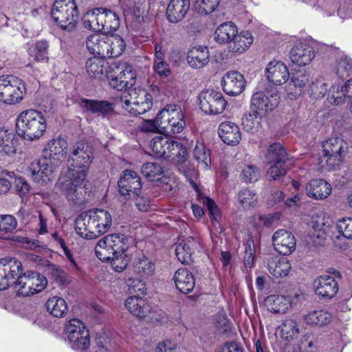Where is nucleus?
<instances>
[{
  "instance_id": "1",
  "label": "nucleus",
  "mask_w": 352,
  "mask_h": 352,
  "mask_svg": "<svg viewBox=\"0 0 352 352\" xmlns=\"http://www.w3.org/2000/svg\"><path fill=\"white\" fill-rule=\"evenodd\" d=\"M94 158L92 147L83 141L77 142L72 146L67 160L66 175L58 179V188L75 204L84 202L87 193L84 182Z\"/></svg>"
},
{
  "instance_id": "2",
  "label": "nucleus",
  "mask_w": 352,
  "mask_h": 352,
  "mask_svg": "<svg viewBox=\"0 0 352 352\" xmlns=\"http://www.w3.org/2000/svg\"><path fill=\"white\" fill-rule=\"evenodd\" d=\"M135 248L132 236L112 234L99 240L95 247V253L100 261H110L112 268L121 272L126 267Z\"/></svg>"
},
{
  "instance_id": "3",
  "label": "nucleus",
  "mask_w": 352,
  "mask_h": 352,
  "mask_svg": "<svg viewBox=\"0 0 352 352\" xmlns=\"http://www.w3.org/2000/svg\"><path fill=\"white\" fill-rule=\"evenodd\" d=\"M16 128L20 137L30 141L36 140L46 130V120L41 111L28 109L18 116Z\"/></svg>"
},
{
  "instance_id": "4",
  "label": "nucleus",
  "mask_w": 352,
  "mask_h": 352,
  "mask_svg": "<svg viewBox=\"0 0 352 352\" xmlns=\"http://www.w3.org/2000/svg\"><path fill=\"white\" fill-rule=\"evenodd\" d=\"M53 21L62 30H74L78 19V10L74 0H56L51 10Z\"/></svg>"
},
{
  "instance_id": "5",
  "label": "nucleus",
  "mask_w": 352,
  "mask_h": 352,
  "mask_svg": "<svg viewBox=\"0 0 352 352\" xmlns=\"http://www.w3.org/2000/svg\"><path fill=\"white\" fill-rule=\"evenodd\" d=\"M160 133L172 135L181 133L186 126L184 116L179 106L168 104L158 113Z\"/></svg>"
},
{
  "instance_id": "6",
  "label": "nucleus",
  "mask_w": 352,
  "mask_h": 352,
  "mask_svg": "<svg viewBox=\"0 0 352 352\" xmlns=\"http://www.w3.org/2000/svg\"><path fill=\"white\" fill-rule=\"evenodd\" d=\"M27 92L24 81L12 75L0 76V102L6 104L21 102Z\"/></svg>"
},
{
  "instance_id": "7",
  "label": "nucleus",
  "mask_w": 352,
  "mask_h": 352,
  "mask_svg": "<svg viewBox=\"0 0 352 352\" xmlns=\"http://www.w3.org/2000/svg\"><path fill=\"white\" fill-rule=\"evenodd\" d=\"M107 78L111 87L123 91L135 84L136 74L129 63L113 61L109 65Z\"/></svg>"
},
{
  "instance_id": "8",
  "label": "nucleus",
  "mask_w": 352,
  "mask_h": 352,
  "mask_svg": "<svg viewBox=\"0 0 352 352\" xmlns=\"http://www.w3.org/2000/svg\"><path fill=\"white\" fill-rule=\"evenodd\" d=\"M47 284V278L42 274L37 272L27 271L18 276L15 287L19 296H28L41 292Z\"/></svg>"
},
{
  "instance_id": "9",
  "label": "nucleus",
  "mask_w": 352,
  "mask_h": 352,
  "mask_svg": "<svg viewBox=\"0 0 352 352\" xmlns=\"http://www.w3.org/2000/svg\"><path fill=\"white\" fill-rule=\"evenodd\" d=\"M65 333L73 349L85 350L89 348V332L80 320L74 318L69 320L65 326Z\"/></svg>"
},
{
  "instance_id": "10",
  "label": "nucleus",
  "mask_w": 352,
  "mask_h": 352,
  "mask_svg": "<svg viewBox=\"0 0 352 352\" xmlns=\"http://www.w3.org/2000/svg\"><path fill=\"white\" fill-rule=\"evenodd\" d=\"M67 150V140L59 136L47 142L43 150V156L52 164V167L57 168L65 159Z\"/></svg>"
},
{
  "instance_id": "11",
  "label": "nucleus",
  "mask_w": 352,
  "mask_h": 352,
  "mask_svg": "<svg viewBox=\"0 0 352 352\" xmlns=\"http://www.w3.org/2000/svg\"><path fill=\"white\" fill-rule=\"evenodd\" d=\"M201 109L207 114H220L227 104L222 94L214 89L203 91L199 96Z\"/></svg>"
},
{
  "instance_id": "12",
  "label": "nucleus",
  "mask_w": 352,
  "mask_h": 352,
  "mask_svg": "<svg viewBox=\"0 0 352 352\" xmlns=\"http://www.w3.org/2000/svg\"><path fill=\"white\" fill-rule=\"evenodd\" d=\"M77 234L85 239H94L100 236L93 210L81 213L75 221Z\"/></svg>"
},
{
  "instance_id": "13",
  "label": "nucleus",
  "mask_w": 352,
  "mask_h": 352,
  "mask_svg": "<svg viewBox=\"0 0 352 352\" xmlns=\"http://www.w3.org/2000/svg\"><path fill=\"white\" fill-rule=\"evenodd\" d=\"M339 272L334 271L332 275L324 274L318 277L314 283L315 293L323 298L331 299L338 292V283L336 278H340Z\"/></svg>"
},
{
  "instance_id": "14",
  "label": "nucleus",
  "mask_w": 352,
  "mask_h": 352,
  "mask_svg": "<svg viewBox=\"0 0 352 352\" xmlns=\"http://www.w3.org/2000/svg\"><path fill=\"white\" fill-rule=\"evenodd\" d=\"M120 193L126 199L140 194L142 182L139 175L134 170H125L118 182Z\"/></svg>"
},
{
  "instance_id": "15",
  "label": "nucleus",
  "mask_w": 352,
  "mask_h": 352,
  "mask_svg": "<svg viewBox=\"0 0 352 352\" xmlns=\"http://www.w3.org/2000/svg\"><path fill=\"white\" fill-rule=\"evenodd\" d=\"M279 100L277 94H271L268 96L263 91L256 92L252 96V111L265 116L278 106Z\"/></svg>"
},
{
  "instance_id": "16",
  "label": "nucleus",
  "mask_w": 352,
  "mask_h": 352,
  "mask_svg": "<svg viewBox=\"0 0 352 352\" xmlns=\"http://www.w3.org/2000/svg\"><path fill=\"white\" fill-rule=\"evenodd\" d=\"M272 243L274 250L283 255H289L296 250L295 236L285 229H280L274 232Z\"/></svg>"
},
{
  "instance_id": "17",
  "label": "nucleus",
  "mask_w": 352,
  "mask_h": 352,
  "mask_svg": "<svg viewBox=\"0 0 352 352\" xmlns=\"http://www.w3.org/2000/svg\"><path fill=\"white\" fill-rule=\"evenodd\" d=\"M55 168L56 167H52V164L46 159H43L32 162L28 172L34 182L44 185L50 179V176Z\"/></svg>"
},
{
  "instance_id": "18",
  "label": "nucleus",
  "mask_w": 352,
  "mask_h": 352,
  "mask_svg": "<svg viewBox=\"0 0 352 352\" xmlns=\"http://www.w3.org/2000/svg\"><path fill=\"white\" fill-rule=\"evenodd\" d=\"M265 74L267 80L275 85L285 83L289 77L287 66L283 63L275 60L267 64Z\"/></svg>"
},
{
  "instance_id": "19",
  "label": "nucleus",
  "mask_w": 352,
  "mask_h": 352,
  "mask_svg": "<svg viewBox=\"0 0 352 352\" xmlns=\"http://www.w3.org/2000/svg\"><path fill=\"white\" fill-rule=\"evenodd\" d=\"M245 83L243 76L236 71L227 72L221 80L223 91L230 96L240 94L245 89Z\"/></svg>"
},
{
  "instance_id": "20",
  "label": "nucleus",
  "mask_w": 352,
  "mask_h": 352,
  "mask_svg": "<svg viewBox=\"0 0 352 352\" xmlns=\"http://www.w3.org/2000/svg\"><path fill=\"white\" fill-rule=\"evenodd\" d=\"M200 246L197 239L189 236L179 242L175 248V254L178 260L183 264H188L192 261V255Z\"/></svg>"
},
{
  "instance_id": "21",
  "label": "nucleus",
  "mask_w": 352,
  "mask_h": 352,
  "mask_svg": "<svg viewBox=\"0 0 352 352\" xmlns=\"http://www.w3.org/2000/svg\"><path fill=\"white\" fill-rule=\"evenodd\" d=\"M314 56L313 47L305 43H298L292 48L289 52L292 62L299 66L310 63Z\"/></svg>"
},
{
  "instance_id": "22",
  "label": "nucleus",
  "mask_w": 352,
  "mask_h": 352,
  "mask_svg": "<svg viewBox=\"0 0 352 352\" xmlns=\"http://www.w3.org/2000/svg\"><path fill=\"white\" fill-rule=\"evenodd\" d=\"M80 108L87 112L100 116H106L114 110L113 103L107 100H94L90 99H82L79 102Z\"/></svg>"
},
{
  "instance_id": "23",
  "label": "nucleus",
  "mask_w": 352,
  "mask_h": 352,
  "mask_svg": "<svg viewBox=\"0 0 352 352\" xmlns=\"http://www.w3.org/2000/svg\"><path fill=\"white\" fill-rule=\"evenodd\" d=\"M219 135L224 143L228 145H237L241 140L239 127L230 121L221 123L219 126Z\"/></svg>"
},
{
  "instance_id": "24",
  "label": "nucleus",
  "mask_w": 352,
  "mask_h": 352,
  "mask_svg": "<svg viewBox=\"0 0 352 352\" xmlns=\"http://www.w3.org/2000/svg\"><path fill=\"white\" fill-rule=\"evenodd\" d=\"M190 8L189 0H170L166 16L170 23H176L184 19Z\"/></svg>"
},
{
  "instance_id": "25",
  "label": "nucleus",
  "mask_w": 352,
  "mask_h": 352,
  "mask_svg": "<svg viewBox=\"0 0 352 352\" xmlns=\"http://www.w3.org/2000/svg\"><path fill=\"white\" fill-rule=\"evenodd\" d=\"M210 53L208 47L204 46L194 47L187 55L188 65L194 69L204 67L210 60Z\"/></svg>"
},
{
  "instance_id": "26",
  "label": "nucleus",
  "mask_w": 352,
  "mask_h": 352,
  "mask_svg": "<svg viewBox=\"0 0 352 352\" xmlns=\"http://www.w3.org/2000/svg\"><path fill=\"white\" fill-rule=\"evenodd\" d=\"M101 23V32L110 34L116 31L120 26V18L118 14L110 9L99 8Z\"/></svg>"
},
{
  "instance_id": "27",
  "label": "nucleus",
  "mask_w": 352,
  "mask_h": 352,
  "mask_svg": "<svg viewBox=\"0 0 352 352\" xmlns=\"http://www.w3.org/2000/svg\"><path fill=\"white\" fill-rule=\"evenodd\" d=\"M307 195L314 199H326L331 192V185L322 179H313L306 186Z\"/></svg>"
},
{
  "instance_id": "28",
  "label": "nucleus",
  "mask_w": 352,
  "mask_h": 352,
  "mask_svg": "<svg viewBox=\"0 0 352 352\" xmlns=\"http://www.w3.org/2000/svg\"><path fill=\"white\" fill-rule=\"evenodd\" d=\"M309 82V75L305 72H298L292 75L290 82L285 87L289 98L294 99L300 96L303 87Z\"/></svg>"
},
{
  "instance_id": "29",
  "label": "nucleus",
  "mask_w": 352,
  "mask_h": 352,
  "mask_svg": "<svg viewBox=\"0 0 352 352\" xmlns=\"http://www.w3.org/2000/svg\"><path fill=\"white\" fill-rule=\"evenodd\" d=\"M174 281L177 289L184 294L192 292L195 285L192 274L186 268H179L175 272Z\"/></svg>"
},
{
  "instance_id": "30",
  "label": "nucleus",
  "mask_w": 352,
  "mask_h": 352,
  "mask_svg": "<svg viewBox=\"0 0 352 352\" xmlns=\"http://www.w3.org/2000/svg\"><path fill=\"white\" fill-rule=\"evenodd\" d=\"M253 41V36L250 32L243 31L239 34L237 32L229 43L228 49L230 52L241 54L251 46Z\"/></svg>"
},
{
  "instance_id": "31",
  "label": "nucleus",
  "mask_w": 352,
  "mask_h": 352,
  "mask_svg": "<svg viewBox=\"0 0 352 352\" xmlns=\"http://www.w3.org/2000/svg\"><path fill=\"white\" fill-rule=\"evenodd\" d=\"M117 103L129 113L135 116L143 114L150 110L153 103L138 102V101H131L127 98L126 96L122 95L117 100Z\"/></svg>"
},
{
  "instance_id": "32",
  "label": "nucleus",
  "mask_w": 352,
  "mask_h": 352,
  "mask_svg": "<svg viewBox=\"0 0 352 352\" xmlns=\"http://www.w3.org/2000/svg\"><path fill=\"white\" fill-rule=\"evenodd\" d=\"M0 266L5 272V277L10 285H16L15 278L21 276V263L15 258H3L0 260Z\"/></svg>"
},
{
  "instance_id": "33",
  "label": "nucleus",
  "mask_w": 352,
  "mask_h": 352,
  "mask_svg": "<svg viewBox=\"0 0 352 352\" xmlns=\"http://www.w3.org/2000/svg\"><path fill=\"white\" fill-rule=\"evenodd\" d=\"M267 269L274 277L282 278L288 275L291 265L286 258L272 257L268 261Z\"/></svg>"
},
{
  "instance_id": "34",
  "label": "nucleus",
  "mask_w": 352,
  "mask_h": 352,
  "mask_svg": "<svg viewBox=\"0 0 352 352\" xmlns=\"http://www.w3.org/2000/svg\"><path fill=\"white\" fill-rule=\"evenodd\" d=\"M237 32V28L233 23L226 22L217 28L214 32V39L220 44H227L228 47Z\"/></svg>"
},
{
  "instance_id": "35",
  "label": "nucleus",
  "mask_w": 352,
  "mask_h": 352,
  "mask_svg": "<svg viewBox=\"0 0 352 352\" xmlns=\"http://www.w3.org/2000/svg\"><path fill=\"white\" fill-rule=\"evenodd\" d=\"M269 311L273 313H285L291 307L290 298L280 295H270L265 299Z\"/></svg>"
},
{
  "instance_id": "36",
  "label": "nucleus",
  "mask_w": 352,
  "mask_h": 352,
  "mask_svg": "<svg viewBox=\"0 0 352 352\" xmlns=\"http://www.w3.org/2000/svg\"><path fill=\"white\" fill-rule=\"evenodd\" d=\"M126 309L134 316L140 318L145 316L149 309V304L138 296H131L125 301Z\"/></svg>"
},
{
  "instance_id": "37",
  "label": "nucleus",
  "mask_w": 352,
  "mask_h": 352,
  "mask_svg": "<svg viewBox=\"0 0 352 352\" xmlns=\"http://www.w3.org/2000/svg\"><path fill=\"white\" fill-rule=\"evenodd\" d=\"M332 318L331 314L323 309L311 311L303 316L307 324L318 327H323L329 324Z\"/></svg>"
},
{
  "instance_id": "38",
  "label": "nucleus",
  "mask_w": 352,
  "mask_h": 352,
  "mask_svg": "<svg viewBox=\"0 0 352 352\" xmlns=\"http://www.w3.org/2000/svg\"><path fill=\"white\" fill-rule=\"evenodd\" d=\"M134 272L142 280H146L154 274L155 264L145 256L139 258L134 266Z\"/></svg>"
},
{
  "instance_id": "39",
  "label": "nucleus",
  "mask_w": 352,
  "mask_h": 352,
  "mask_svg": "<svg viewBox=\"0 0 352 352\" xmlns=\"http://www.w3.org/2000/svg\"><path fill=\"white\" fill-rule=\"evenodd\" d=\"M109 65L104 59L94 56L87 60L86 70L91 77L100 78L105 73H108Z\"/></svg>"
},
{
  "instance_id": "40",
  "label": "nucleus",
  "mask_w": 352,
  "mask_h": 352,
  "mask_svg": "<svg viewBox=\"0 0 352 352\" xmlns=\"http://www.w3.org/2000/svg\"><path fill=\"white\" fill-rule=\"evenodd\" d=\"M322 147L324 153L327 155L344 156L348 150V144L342 138L331 137L323 143Z\"/></svg>"
},
{
  "instance_id": "41",
  "label": "nucleus",
  "mask_w": 352,
  "mask_h": 352,
  "mask_svg": "<svg viewBox=\"0 0 352 352\" xmlns=\"http://www.w3.org/2000/svg\"><path fill=\"white\" fill-rule=\"evenodd\" d=\"M265 158L269 164L276 163L277 162H287L288 160V155L280 143L274 142L267 147Z\"/></svg>"
},
{
  "instance_id": "42",
  "label": "nucleus",
  "mask_w": 352,
  "mask_h": 352,
  "mask_svg": "<svg viewBox=\"0 0 352 352\" xmlns=\"http://www.w3.org/2000/svg\"><path fill=\"white\" fill-rule=\"evenodd\" d=\"M47 311L54 317L62 318L67 312L65 300L58 296H53L47 300L45 304Z\"/></svg>"
},
{
  "instance_id": "43",
  "label": "nucleus",
  "mask_w": 352,
  "mask_h": 352,
  "mask_svg": "<svg viewBox=\"0 0 352 352\" xmlns=\"http://www.w3.org/2000/svg\"><path fill=\"white\" fill-rule=\"evenodd\" d=\"M16 142L12 133L0 128V153L6 155L15 154L16 151Z\"/></svg>"
},
{
  "instance_id": "44",
  "label": "nucleus",
  "mask_w": 352,
  "mask_h": 352,
  "mask_svg": "<svg viewBox=\"0 0 352 352\" xmlns=\"http://www.w3.org/2000/svg\"><path fill=\"white\" fill-rule=\"evenodd\" d=\"M96 219L100 236L104 234L110 228L112 223L111 214L102 209L92 210Z\"/></svg>"
},
{
  "instance_id": "45",
  "label": "nucleus",
  "mask_w": 352,
  "mask_h": 352,
  "mask_svg": "<svg viewBox=\"0 0 352 352\" xmlns=\"http://www.w3.org/2000/svg\"><path fill=\"white\" fill-rule=\"evenodd\" d=\"M99 8L87 11L82 18V23L87 29L101 32V23Z\"/></svg>"
},
{
  "instance_id": "46",
  "label": "nucleus",
  "mask_w": 352,
  "mask_h": 352,
  "mask_svg": "<svg viewBox=\"0 0 352 352\" xmlns=\"http://www.w3.org/2000/svg\"><path fill=\"white\" fill-rule=\"evenodd\" d=\"M193 157L203 168L206 169L210 167L211 163L210 153L209 150L206 149L203 143H197L193 151Z\"/></svg>"
},
{
  "instance_id": "47",
  "label": "nucleus",
  "mask_w": 352,
  "mask_h": 352,
  "mask_svg": "<svg viewBox=\"0 0 352 352\" xmlns=\"http://www.w3.org/2000/svg\"><path fill=\"white\" fill-rule=\"evenodd\" d=\"M344 155H327L324 153L323 155L319 159V164L322 170H332L340 167L343 160Z\"/></svg>"
},
{
  "instance_id": "48",
  "label": "nucleus",
  "mask_w": 352,
  "mask_h": 352,
  "mask_svg": "<svg viewBox=\"0 0 352 352\" xmlns=\"http://www.w3.org/2000/svg\"><path fill=\"white\" fill-rule=\"evenodd\" d=\"M344 92V85H333L327 94L329 102L334 105H341L344 104L347 99Z\"/></svg>"
},
{
  "instance_id": "49",
  "label": "nucleus",
  "mask_w": 352,
  "mask_h": 352,
  "mask_svg": "<svg viewBox=\"0 0 352 352\" xmlns=\"http://www.w3.org/2000/svg\"><path fill=\"white\" fill-rule=\"evenodd\" d=\"M299 329L297 322L293 320H286L281 326L280 334L284 340H290L297 338Z\"/></svg>"
},
{
  "instance_id": "50",
  "label": "nucleus",
  "mask_w": 352,
  "mask_h": 352,
  "mask_svg": "<svg viewBox=\"0 0 352 352\" xmlns=\"http://www.w3.org/2000/svg\"><path fill=\"white\" fill-rule=\"evenodd\" d=\"M238 199L243 208L249 209L256 206L258 197L250 189H243L239 192Z\"/></svg>"
},
{
  "instance_id": "51",
  "label": "nucleus",
  "mask_w": 352,
  "mask_h": 352,
  "mask_svg": "<svg viewBox=\"0 0 352 352\" xmlns=\"http://www.w3.org/2000/svg\"><path fill=\"white\" fill-rule=\"evenodd\" d=\"M48 47L45 41H38L30 50V54L36 61H46L48 59Z\"/></svg>"
},
{
  "instance_id": "52",
  "label": "nucleus",
  "mask_w": 352,
  "mask_h": 352,
  "mask_svg": "<svg viewBox=\"0 0 352 352\" xmlns=\"http://www.w3.org/2000/svg\"><path fill=\"white\" fill-rule=\"evenodd\" d=\"M263 116L254 111L250 113L248 117L243 121L244 129L252 133H254L261 127L262 117Z\"/></svg>"
},
{
  "instance_id": "53",
  "label": "nucleus",
  "mask_w": 352,
  "mask_h": 352,
  "mask_svg": "<svg viewBox=\"0 0 352 352\" xmlns=\"http://www.w3.org/2000/svg\"><path fill=\"white\" fill-rule=\"evenodd\" d=\"M109 58H115L122 54L125 50V42L118 35L109 36Z\"/></svg>"
},
{
  "instance_id": "54",
  "label": "nucleus",
  "mask_w": 352,
  "mask_h": 352,
  "mask_svg": "<svg viewBox=\"0 0 352 352\" xmlns=\"http://www.w3.org/2000/svg\"><path fill=\"white\" fill-rule=\"evenodd\" d=\"M333 72L340 79H346L352 73V65L346 58L339 60L333 68Z\"/></svg>"
},
{
  "instance_id": "55",
  "label": "nucleus",
  "mask_w": 352,
  "mask_h": 352,
  "mask_svg": "<svg viewBox=\"0 0 352 352\" xmlns=\"http://www.w3.org/2000/svg\"><path fill=\"white\" fill-rule=\"evenodd\" d=\"M142 173L148 180H155L158 176L163 173L161 166L153 162L145 163L142 166Z\"/></svg>"
},
{
  "instance_id": "56",
  "label": "nucleus",
  "mask_w": 352,
  "mask_h": 352,
  "mask_svg": "<svg viewBox=\"0 0 352 352\" xmlns=\"http://www.w3.org/2000/svg\"><path fill=\"white\" fill-rule=\"evenodd\" d=\"M168 136H157L151 141V148L156 157L163 158L164 156Z\"/></svg>"
},
{
  "instance_id": "57",
  "label": "nucleus",
  "mask_w": 352,
  "mask_h": 352,
  "mask_svg": "<svg viewBox=\"0 0 352 352\" xmlns=\"http://www.w3.org/2000/svg\"><path fill=\"white\" fill-rule=\"evenodd\" d=\"M202 204L206 206L212 221L219 223L221 219V214L215 202L208 197H200Z\"/></svg>"
},
{
  "instance_id": "58",
  "label": "nucleus",
  "mask_w": 352,
  "mask_h": 352,
  "mask_svg": "<svg viewBox=\"0 0 352 352\" xmlns=\"http://www.w3.org/2000/svg\"><path fill=\"white\" fill-rule=\"evenodd\" d=\"M255 247L254 241L251 239L247 241L245 244L244 265L245 269L251 270L254 265Z\"/></svg>"
},
{
  "instance_id": "59",
  "label": "nucleus",
  "mask_w": 352,
  "mask_h": 352,
  "mask_svg": "<svg viewBox=\"0 0 352 352\" xmlns=\"http://www.w3.org/2000/svg\"><path fill=\"white\" fill-rule=\"evenodd\" d=\"M241 179L245 182H254L258 179L260 177L259 169L254 165H245L241 170Z\"/></svg>"
},
{
  "instance_id": "60",
  "label": "nucleus",
  "mask_w": 352,
  "mask_h": 352,
  "mask_svg": "<svg viewBox=\"0 0 352 352\" xmlns=\"http://www.w3.org/2000/svg\"><path fill=\"white\" fill-rule=\"evenodd\" d=\"M106 34L103 35H100L98 34H94L89 36L85 41V45L88 51L94 55H97L98 52V50H100L101 46V42L104 39V36Z\"/></svg>"
},
{
  "instance_id": "61",
  "label": "nucleus",
  "mask_w": 352,
  "mask_h": 352,
  "mask_svg": "<svg viewBox=\"0 0 352 352\" xmlns=\"http://www.w3.org/2000/svg\"><path fill=\"white\" fill-rule=\"evenodd\" d=\"M17 221L11 214H3L0 216V232H10L16 229Z\"/></svg>"
},
{
  "instance_id": "62",
  "label": "nucleus",
  "mask_w": 352,
  "mask_h": 352,
  "mask_svg": "<svg viewBox=\"0 0 352 352\" xmlns=\"http://www.w3.org/2000/svg\"><path fill=\"white\" fill-rule=\"evenodd\" d=\"M318 342L314 337L305 336L302 338L299 344L300 352H317Z\"/></svg>"
},
{
  "instance_id": "63",
  "label": "nucleus",
  "mask_w": 352,
  "mask_h": 352,
  "mask_svg": "<svg viewBox=\"0 0 352 352\" xmlns=\"http://www.w3.org/2000/svg\"><path fill=\"white\" fill-rule=\"evenodd\" d=\"M287 162H277L273 163L267 170V175L272 179L276 180L279 177L284 176L286 173V168L285 164Z\"/></svg>"
},
{
  "instance_id": "64",
  "label": "nucleus",
  "mask_w": 352,
  "mask_h": 352,
  "mask_svg": "<svg viewBox=\"0 0 352 352\" xmlns=\"http://www.w3.org/2000/svg\"><path fill=\"white\" fill-rule=\"evenodd\" d=\"M337 228L345 238L352 239V219L344 218L337 223Z\"/></svg>"
}]
</instances>
